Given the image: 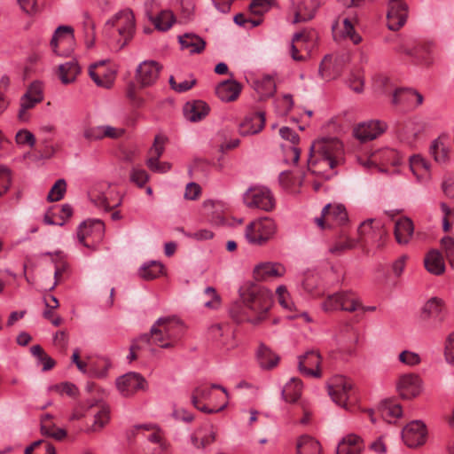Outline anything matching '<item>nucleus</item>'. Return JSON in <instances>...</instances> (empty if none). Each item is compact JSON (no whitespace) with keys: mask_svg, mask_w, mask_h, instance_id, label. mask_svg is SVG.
Segmentation results:
<instances>
[{"mask_svg":"<svg viewBox=\"0 0 454 454\" xmlns=\"http://www.w3.org/2000/svg\"><path fill=\"white\" fill-rule=\"evenodd\" d=\"M344 160L343 144L336 137H323L310 146L308 170L311 174L329 179L334 168Z\"/></svg>","mask_w":454,"mask_h":454,"instance_id":"1","label":"nucleus"},{"mask_svg":"<svg viewBox=\"0 0 454 454\" xmlns=\"http://www.w3.org/2000/svg\"><path fill=\"white\" fill-rule=\"evenodd\" d=\"M183 331V324L177 317H160L151 327L150 333L142 334L140 340L162 348H171L178 342Z\"/></svg>","mask_w":454,"mask_h":454,"instance_id":"2","label":"nucleus"},{"mask_svg":"<svg viewBox=\"0 0 454 454\" xmlns=\"http://www.w3.org/2000/svg\"><path fill=\"white\" fill-rule=\"evenodd\" d=\"M240 295L246 309L254 315L248 320L253 324L262 320L271 305L270 292L258 286H250L242 290Z\"/></svg>","mask_w":454,"mask_h":454,"instance_id":"3","label":"nucleus"},{"mask_svg":"<svg viewBox=\"0 0 454 454\" xmlns=\"http://www.w3.org/2000/svg\"><path fill=\"white\" fill-rule=\"evenodd\" d=\"M113 29H116L123 39L120 49L123 48L133 37L135 33V17L131 10L123 9L116 12L106 24L104 32L107 36L113 35Z\"/></svg>","mask_w":454,"mask_h":454,"instance_id":"4","label":"nucleus"},{"mask_svg":"<svg viewBox=\"0 0 454 454\" xmlns=\"http://www.w3.org/2000/svg\"><path fill=\"white\" fill-rule=\"evenodd\" d=\"M277 232V224L270 217H261L251 222L246 228L245 236L248 243L263 246L273 239Z\"/></svg>","mask_w":454,"mask_h":454,"instance_id":"5","label":"nucleus"},{"mask_svg":"<svg viewBox=\"0 0 454 454\" xmlns=\"http://www.w3.org/2000/svg\"><path fill=\"white\" fill-rule=\"evenodd\" d=\"M90 201L98 207L109 211L121 204L120 192L109 184H103L90 192Z\"/></svg>","mask_w":454,"mask_h":454,"instance_id":"6","label":"nucleus"},{"mask_svg":"<svg viewBox=\"0 0 454 454\" xmlns=\"http://www.w3.org/2000/svg\"><path fill=\"white\" fill-rule=\"evenodd\" d=\"M361 308V303L350 292H339L327 296L322 303V309L328 312L341 309L348 312H354Z\"/></svg>","mask_w":454,"mask_h":454,"instance_id":"7","label":"nucleus"},{"mask_svg":"<svg viewBox=\"0 0 454 454\" xmlns=\"http://www.w3.org/2000/svg\"><path fill=\"white\" fill-rule=\"evenodd\" d=\"M243 200L248 207H255L264 211H270L275 206L273 196L266 187L248 189L244 193Z\"/></svg>","mask_w":454,"mask_h":454,"instance_id":"8","label":"nucleus"},{"mask_svg":"<svg viewBox=\"0 0 454 454\" xmlns=\"http://www.w3.org/2000/svg\"><path fill=\"white\" fill-rule=\"evenodd\" d=\"M434 44L432 42H425L416 44L410 48L405 45H400L397 51L410 56L416 64L429 67L434 63L433 52Z\"/></svg>","mask_w":454,"mask_h":454,"instance_id":"9","label":"nucleus"},{"mask_svg":"<svg viewBox=\"0 0 454 454\" xmlns=\"http://www.w3.org/2000/svg\"><path fill=\"white\" fill-rule=\"evenodd\" d=\"M348 60L345 55H326L320 63L318 74L325 81L333 80L340 75Z\"/></svg>","mask_w":454,"mask_h":454,"instance_id":"10","label":"nucleus"},{"mask_svg":"<svg viewBox=\"0 0 454 454\" xmlns=\"http://www.w3.org/2000/svg\"><path fill=\"white\" fill-rule=\"evenodd\" d=\"M387 7V27L392 31H397L406 23L408 5L403 0H388Z\"/></svg>","mask_w":454,"mask_h":454,"instance_id":"11","label":"nucleus"},{"mask_svg":"<svg viewBox=\"0 0 454 454\" xmlns=\"http://www.w3.org/2000/svg\"><path fill=\"white\" fill-rule=\"evenodd\" d=\"M386 129L387 124L385 122L379 120H371L357 124L353 129V134L359 141L366 142L377 138Z\"/></svg>","mask_w":454,"mask_h":454,"instance_id":"12","label":"nucleus"},{"mask_svg":"<svg viewBox=\"0 0 454 454\" xmlns=\"http://www.w3.org/2000/svg\"><path fill=\"white\" fill-rule=\"evenodd\" d=\"M402 437L404 443L410 448L424 444L427 439L426 425L420 420L411 421L403 429Z\"/></svg>","mask_w":454,"mask_h":454,"instance_id":"13","label":"nucleus"},{"mask_svg":"<svg viewBox=\"0 0 454 454\" xmlns=\"http://www.w3.org/2000/svg\"><path fill=\"white\" fill-rule=\"evenodd\" d=\"M74 28L70 26H59L54 32L50 45L53 52L59 56H67L71 50H62L64 45L74 43Z\"/></svg>","mask_w":454,"mask_h":454,"instance_id":"14","label":"nucleus"},{"mask_svg":"<svg viewBox=\"0 0 454 454\" xmlns=\"http://www.w3.org/2000/svg\"><path fill=\"white\" fill-rule=\"evenodd\" d=\"M319 5L318 0H301L293 3L290 8V12L294 16L292 23H302L312 20Z\"/></svg>","mask_w":454,"mask_h":454,"instance_id":"15","label":"nucleus"},{"mask_svg":"<svg viewBox=\"0 0 454 454\" xmlns=\"http://www.w3.org/2000/svg\"><path fill=\"white\" fill-rule=\"evenodd\" d=\"M352 388L353 385L350 380L339 377L328 386V394L335 403L346 407L347 401L351 396Z\"/></svg>","mask_w":454,"mask_h":454,"instance_id":"16","label":"nucleus"},{"mask_svg":"<svg viewBox=\"0 0 454 454\" xmlns=\"http://www.w3.org/2000/svg\"><path fill=\"white\" fill-rule=\"evenodd\" d=\"M321 363V356L317 350H309L305 354L299 356V371L308 377L320 378L321 372L319 365Z\"/></svg>","mask_w":454,"mask_h":454,"instance_id":"17","label":"nucleus"},{"mask_svg":"<svg viewBox=\"0 0 454 454\" xmlns=\"http://www.w3.org/2000/svg\"><path fill=\"white\" fill-rule=\"evenodd\" d=\"M145 380L138 373L129 372L116 380V387L123 396H130L139 389H144Z\"/></svg>","mask_w":454,"mask_h":454,"instance_id":"18","label":"nucleus"},{"mask_svg":"<svg viewBox=\"0 0 454 454\" xmlns=\"http://www.w3.org/2000/svg\"><path fill=\"white\" fill-rule=\"evenodd\" d=\"M402 398L411 399L417 396L421 390V380L414 373L402 375L396 385Z\"/></svg>","mask_w":454,"mask_h":454,"instance_id":"19","label":"nucleus"},{"mask_svg":"<svg viewBox=\"0 0 454 454\" xmlns=\"http://www.w3.org/2000/svg\"><path fill=\"white\" fill-rule=\"evenodd\" d=\"M43 100L42 89L40 84H32L26 94L20 98V108L19 110L18 118L20 121H27L28 115L27 111L33 108L37 103Z\"/></svg>","mask_w":454,"mask_h":454,"instance_id":"20","label":"nucleus"},{"mask_svg":"<svg viewBox=\"0 0 454 454\" xmlns=\"http://www.w3.org/2000/svg\"><path fill=\"white\" fill-rule=\"evenodd\" d=\"M161 67L153 60H145L137 68V79L142 87L153 85L159 78Z\"/></svg>","mask_w":454,"mask_h":454,"instance_id":"21","label":"nucleus"},{"mask_svg":"<svg viewBox=\"0 0 454 454\" xmlns=\"http://www.w3.org/2000/svg\"><path fill=\"white\" fill-rule=\"evenodd\" d=\"M358 161L364 167L370 168L372 166L380 164L398 165V153L393 149H384L372 153L368 159L358 158Z\"/></svg>","mask_w":454,"mask_h":454,"instance_id":"22","label":"nucleus"},{"mask_svg":"<svg viewBox=\"0 0 454 454\" xmlns=\"http://www.w3.org/2000/svg\"><path fill=\"white\" fill-rule=\"evenodd\" d=\"M105 232V224L99 219H89L82 223L77 232L78 239L84 246H88L84 239L88 236H93L96 240H100Z\"/></svg>","mask_w":454,"mask_h":454,"instance_id":"23","label":"nucleus"},{"mask_svg":"<svg viewBox=\"0 0 454 454\" xmlns=\"http://www.w3.org/2000/svg\"><path fill=\"white\" fill-rule=\"evenodd\" d=\"M105 60L90 65L89 74L99 87L110 88L114 82V74L105 68Z\"/></svg>","mask_w":454,"mask_h":454,"instance_id":"24","label":"nucleus"},{"mask_svg":"<svg viewBox=\"0 0 454 454\" xmlns=\"http://www.w3.org/2000/svg\"><path fill=\"white\" fill-rule=\"evenodd\" d=\"M265 125V116L262 112L254 113L245 117L239 125V134L249 136L259 133Z\"/></svg>","mask_w":454,"mask_h":454,"instance_id":"25","label":"nucleus"},{"mask_svg":"<svg viewBox=\"0 0 454 454\" xmlns=\"http://www.w3.org/2000/svg\"><path fill=\"white\" fill-rule=\"evenodd\" d=\"M242 86L239 82L233 79H229L217 85L215 93L222 101L232 102L239 98Z\"/></svg>","mask_w":454,"mask_h":454,"instance_id":"26","label":"nucleus"},{"mask_svg":"<svg viewBox=\"0 0 454 454\" xmlns=\"http://www.w3.org/2000/svg\"><path fill=\"white\" fill-rule=\"evenodd\" d=\"M285 273L286 268L282 264L273 262L261 263L254 270L255 279L261 281L282 277Z\"/></svg>","mask_w":454,"mask_h":454,"instance_id":"27","label":"nucleus"},{"mask_svg":"<svg viewBox=\"0 0 454 454\" xmlns=\"http://www.w3.org/2000/svg\"><path fill=\"white\" fill-rule=\"evenodd\" d=\"M323 216L325 217L328 227H331L333 223L345 224L348 220L346 208L340 204H328L324 207Z\"/></svg>","mask_w":454,"mask_h":454,"instance_id":"28","label":"nucleus"},{"mask_svg":"<svg viewBox=\"0 0 454 454\" xmlns=\"http://www.w3.org/2000/svg\"><path fill=\"white\" fill-rule=\"evenodd\" d=\"M209 106L201 100L187 102L184 106V114L185 118L192 122L200 121L209 113Z\"/></svg>","mask_w":454,"mask_h":454,"instance_id":"29","label":"nucleus"},{"mask_svg":"<svg viewBox=\"0 0 454 454\" xmlns=\"http://www.w3.org/2000/svg\"><path fill=\"white\" fill-rule=\"evenodd\" d=\"M414 232L412 221L408 217H403L396 221L395 225V237L398 244L407 245Z\"/></svg>","mask_w":454,"mask_h":454,"instance_id":"30","label":"nucleus"},{"mask_svg":"<svg viewBox=\"0 0 454 454\" xmlns=\"http://www.w3.org/2000/svg\"><path fill=\"white\" fill-rule=\"evenodd\" d=\"M256 359L261 368L264 370H270L278 365L279 356L271 351L263 343L259 345L256 352Z\"/></svg>","mask_w":454,"mask_h":454,"instance_id":"31","label":"nucleus"},{"mask_svg":"<svg viewBox=\"0 0 454 454\" xmlns=\"http://www.w3.org/2000/svg\"><path fill=\"white\" fill-rule=\"evenodd\" d=\"M363 442L356 434H348L344 437L337 447V454H361Z\"/></svg>","mask_w":454,"mask_h":454,"instance_id":"32","label":"nucleus"},{"mask_svg":"<svg viewBox=\"0 0 454 454\" xmlns=\"http://www.w3.org/2000/svg\"><path fill=\"white\" fill-rule=\"evenodd\" d=\"M279 134L282 138L288 140L292 143V145L288 146L286 150V155L290 156V160L293 163L296 164L300 159L301 151L295 145L299 142V136L288 127H282L279 129Z\"/></svg>","mask_w":454,"mask_h":454,"instance_id":"33","label":"nucleus"},{"mask_svg":"<svg viewBox=\"0 0 454 454\" xmlns=\"http://www.w3.org/2000/svg\"><path fill=\"white\" fill-rule=\"evenodd\" d=\"M178 41L182 49L189 50L192 54L202 52L206 46L205 41L194 34H184L180 35L178 36Z\"/></svg>","mask_w":454,"mask_h":454,"instance_id":"34","label":"nucleus"},{"mask_svg":"<svg viewBox=\"0 0 454 454\" xmlns=\"http://www.w3.org/2000/svg\"><path fill=\"white\" fill-rule=\"evenodd\" d=\"M426 269L432 274L441 275L444 272L445 265L441 253L437 250H431L424 259Z\"/></svg>","mask_w":454,"mask_h":454,"instance_id":"35","label":"nucleus"},{"mask_svg":"<svg viewBox=\"0 0 454 454\" xmlns=\"http://www.w3.org/2000/svg\"><path fill=\"white\" fill-rule=\"evenodd\" d=\"M212 389H220L226 395V396H228V392L224 387L218 384H211L208 386L203 383L197 386L192 393V405L194 407H198V403L200 400L208 399L211 395Z\"/></svg>","mask_w":454,"mask_h":454,"instance_id":"36","label":"nucleus"},{"mask_svg":"<svg viewBox=\"0 0 454 454\" xmlns=\"http://www.w3.org/2000/svg\"><path fill=\"white\" fill-rule=\"evenodd\" d=\"M80 72L81 68L75 60L59 66V76L61 82L64 84L74 82Z\"/></svg>","mask_w":454,"mask_h":454,"instance_id":"37","label":"nucleus"},{"mask_svg":"<svg viewBox=\"0 0 454 454\" xmlns=\"http://www.w3.org/2000/svg\"><path fill=\"white\" fill-rule=\"evenodd\" d=\"M320 450V443L307 434L301 435L296 444L297 454H318Z\"/></svg>","mask_w":454,"mask_h":454,"instance_id":"38","label":"nucleus"},{"mask_svg":"<svg viewBox=\"0 0 454 454\" xmlns=\"http://www.w3.org/2000/svg\"><path fill=\"white\" fill-rule=\"evenodd\" d=\"M301 382L297 379H292L282 390L284 400L289 403H295L301 395Z\"/></svg>","mask_w":454,"mask_h":454,"instance_id":"39","label":"nucleus"},{"mask_svg":"<svg viewBox=\"0 0 454 454\" xmlns=\"http://www.w3.org/2000/svg\"><path fill=\"white\" fill-rule=\"evenodd\" d=\"M442 309V300L433 297L429 299L422 307L420 317L423 320H428L431 317H437Z\"/></svg>","mask_w":454,"mask_h":454,"instance_id":"40","label":"nucleus"},{"mask_svg":"<svg viewBox=\"0 0 454 454\" xmlns=\"http://www.w3.org/2000/svg\"><path fill=\"white\" fill-rule=\"evenodd\" d=\"M176 21L175 15L171 11H161L158 15L152 18L155 28L160 31L168 30Z\"/></svg>","mask_w":454,"mask_h":454,"instance_id":"41","label":"nucleus"},{"mask_svg":"<svg viewBox=\"0 0 454 454\" xmlns=\"http://www.w3.org/2000/svg\"><path fill=\"white\" fill-rule=\"evenodd\" d=\"M430 153L436 162L443 164L449 160L450 149L440 139H435L430 145Z\"/></svg>","mask_w":454,"mask_h":454,"instance_id":"42","label":"nucleus"},{"mask_svg":"<svg viewBox=\"0 0 454 454\" xmlns=\"http://www.w3.org/2000/svg\"><path fill=\"white\" fill-rule=\"evenodd\" d=\"M356 21V18H344L342 20L343 27L340 30V36L341 38H348L353 42L354 44H358L362 42V37L358 35L354 27V23Z\"/></svg>","mask_w":454,"mask_h":454,"instance_id":"43","label":"nucleus"},{"mask_svg":"<svg viewBox=\"0 0 454 454\" xmlns=\"http://www.w3.org/2000/svg\"><path fill=\"white\" fill-rule=\"evenodd\" d=\"M99 410L95 415L93 425L88 429L90 432H97L102 429L109 421V408L98 401Z\"/></svg>","mask_w":454,"mask_h":454,"instance_id":"44","label":"nucleus"},{"mask_svg":"<svg viewBox=\"0 0 454 454\" xmlns=\"http://www.w3.org/2000/svg\"><path fill=\"white\" fill-rule=\"evenodd\" d=\"M381 417L387 422L391 423L393 419L402 416V408L399 404L390 401H385L380 407Z\"/></svg>","mask_w":454,"mask_h":454,"instance_id":"45","label":"nucleus"},{"mask_svg":"<svg viewBox=\"0 0 454 454\" xmlns=\"http://www.w3.org/2000/svg\"><path fill=\"white\" fill-rule=\"evenodd\" d=\"M24 454H56V450L50 442L43 439L27 447Z\"/></svg>","mask_w":454,"mask_h":454,"instance_id":"46","label":"nucleus"},{"mask_svg":"<svg viewBox=\"0 0 454 454\" xmlns=\"http://www.w3.org/2000/svg\"><path fill=\"white\" fill-rule=\"evenodd\" d=\"M40 431L43 436L52 438L59 442L63 441L67 436V432L63 428L58 427L55 424L43 423Z\"/></svg>","mask_w":454,"mask_h":454,"instance_id":"47","label":"nucleus"},{"mask_svg":"<svg viewBox=\"0 0 454 454\" xmlns=\"http://www.w3.org/2000/svg\"><path fill=\"white\" fill-rule=\"evenodd\" d=\"M425 124L419 121H409L403 127V133L408 142H413L423 132Z\"/></svg>","mask_w":454,"mask_h":454,"instance_id":"48","label":"nucleus"},{"mask_svg":"<svg viewBox=\"0 0 454 454\" xmlns=\"http://www.w3.org/2000/svg\"><path fill=\"white\" fill-rule=\"evenodd\" d=\"M163 270V265L158 262H151L148 264H145L139 271L142 278L146 280L153 279L159 277Z\"/></svg>","mask_w":454,"mask_h":454,"instance_id":"49","label":"nucleus"},{"mask_svg":"<svg viewBox=\"0 0 454 454\" xmlns=\"http://www.w3.org/2000/svg\"><path fill=\"white\" fill-rule=\"evenodd\" d=\"M66 189V181L64 179H59L49 192L47 196L48 200L51 202L60 200L64 197Z\"/></svg>","mask_w":454,"mask_h":454,"instance_id":"50","label":"nucleus"},{"mask_svg":"<svg viewBox=\"0 0 454 454\" xmlns=\"http://www.w3.org/2000/svg\"><path fill=\"white\" fill-rule=\"evenodd\" d=\"M98 405V401H89L87 403H80L73 411L69 420H79L85 416L88 409Z\"/></svg>","mask_w":454,"mask_h":454,"instance_id":"51","label":"nucleus"},{"mask_svg":"<svg viewBox=\"0 0 454 454\" xmlns=\"http://www.w3.org/2000/svg\"><path fill=\"white\" fill-rule=\"evenodd\" d=\"M204 296L208 298L204 301L205 307L209 309H216L219 307L221 299L214 287H207L204 292Z\"/></svg>","mask_w":454,"mask_h":454,"instance_id":"52","label":"nucleus"},{"mask_svg":"<svg viewBox=\"0 0 454 454\" xmlns=\"http://www.w3.org/2000/svg\"><path fill=\"white\" fill-rule=\"evenodd\" d=\"M228 327L226 325H222L219 324L213 325L208 329V336L215 341L219 342L220 344H225V341L223 340V337L228 331Z\"/></svg>","mask_w":454,"mask_h":454,"instance_id":"53","label":"nucleus"},{"mask_svg":"<svg viewBox=\"0 0 454 454\" xmlns=\"http://www.w3.org/2000/svg\"><path fill=\"white\" fill-rule=\"evenodd\" d=\"M276 294L278 295L279 304L286 309L292 311L294 309L293 301L290 300L289 294L284 286L277 288Z\"/></svg>","mask_w":454,"mask_h":454,"instance_id":"54","label":"nucleus"},{"mask_svg":"<svg viewBox=\"0 0 454 454\" xmlns=\"http://www.w3.org/2000/svg\"><path fill=\"white\" fill-rule=\"evenodd\" d=\"M441 245L450 264L454 268V239L448 236L444 237L441 240Z\"/></svg>","mask_w":454,"mask_h":454,"instance_id":"55","label":"nucleus"},{"mask_svg":"<svg viewBox=\"0 0 454 454\" xmlns=\"http://www.w3.org/2000/svg\"><path fill=\"white\" fill-rule=\"evenodd\" d=\"M270 9V2L269 0H253L249 4L251 13L254 15H262Z\"/></svg>","mask_w":454,"mask_h":454,"instance_id":"56","label":"nucleus"},{"mask_svg":"<svg viewBox=\"0 0 454 454\" xmlns=\"http://www.w3.org/2000/svg\"><path fill=\"white\" fill-rule=\"evenodd\" d=\"M166 138L160 135H157L154 137V142L153 146L150 149V158H155L160 160V156L164 152Z\"/></svg>","mask_w":454,"mask_h":454,"instance_id":"57","label":"nucleus"},{"mask_svg":"<svg viewBox=\"0 0 454 454\" xmlns=\"http://www.w3.org/2000/svg\"><path fill=\"white\" fill-rule=\"evenodd\" d=\"M149 176L145 169L133 168L130 172V181L138 187H143L148 181Z\"/></svg>","mask_w":454,"mask_h":454,"instance_id":"58","label":"nucleus"},{"mask_svg":"<svg viewBox=\"0 0 454 454\" xmlns=\"http://www.w3.org/2000/svg\"><path fill=\"white\" fill-rule=\"evenodd\" d=\"M15 140L17 144L21 145H28L29 147H33L35 144V136L28 131L27 129H20L15 137Z\"/></svg>","mask_w":454,"mask_h":454,"instance_id":"59","label":"nucleus"},{"mask_svg":"<svg viewBox=\"0 0 454 454\" xmlns=\"http://www.w3.org/2000/svg\"><path fill=\"white\" fill-rule=\"evenodd\" d=\"M399 361L406 365L414 366L419 364L421 362V359L419 354L409 350H403L399 354Z\"/></svg>","mask_w":454,"mask_h":454,"instance_id":"60","label":"nucleus"},{"mask_svg":"<svg viewBox=\"0 0 454 454\" xmlns=\"http://www.w3.org/2000/svg\"><path fill=\"white\" fill-rule=\"evenodd\" d=\"M11 184L10 169L0 165V197H2L8 190Z\"/></svg>","mask_w":454,"mask_h":454,"instance_id":"61","label":"nucleus"},{"mask_svg":"<svg viewBox=\"0 0 454 454\" xmlns=\"http://www.w3.org/2000/svg\"><path fill=\"white\" fill-rule=\"evenodd\" d=\"M357 241L351 239H347L345 241H337L333 246L329 248L330 253L334 254H340L347 249L355 247Z\"/></svg>","mask_w":454,"mask_h":454,"instance_id":"62","label":"nucleus"},{"mask_svg":"<svg viewBox=\"0 0 454 454\" xmlns=\"http://www.w3.org/2000/svg\"><path fill=\"white\" fill-rule=\"evenodd\" d=\"M444 356L448 364L454 365V332L450 333L446 338Z\"/></svg>","mask_w":454,"mask_h":454,"instance_id":"63","label":"nucleus"},{"mask_svg":"<svg viewBox=\"0 0 454 454\" xmlns=\"http://www.w3.org/2000/svg\"><path fill=\"white\" fill-rule=\"evenodd\" d=\"M146 163L152 171L158 173H166L171 168V165L168 162H160L155 158H149Z\"/></svg>","mask_w":454,"mask_h":454,"instance_id":"64","label":"nucleus"}]
</instances>
